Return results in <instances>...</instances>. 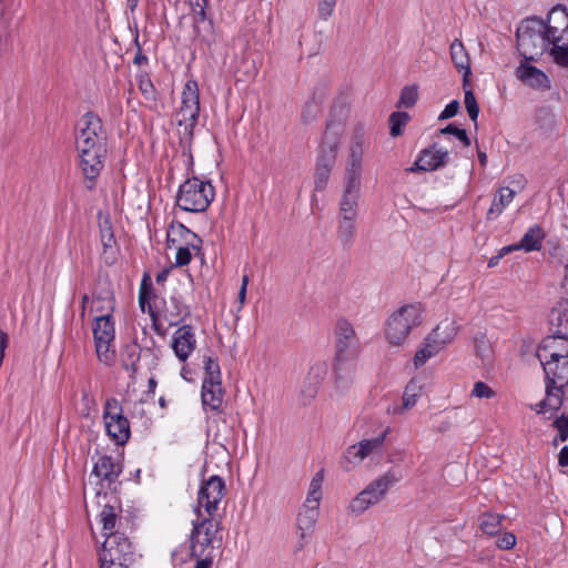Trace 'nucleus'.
I'll return each instance as SVG.
<instances>
[{"instance_id": "f257e3e1", "label": "nucleus", "mask_w": 568, "mask_h": 568, "mask_svg": "<svg viewBox=\"0 0 568 568\" xmlns=\"http://www.w3.org/2000/svg\"><path fill=\"white\" fill-rule=\"evenodd\" d=\"M365 141L362 135H355L348 146L343 178V194L339 202L341 215L344 219H356L358 200L362 187L363 156Z\"/></svg>"}, {"instance_id": "f03ea898", "label": "nucleus", "mask_w": 568, "mask_h": 568, "mask_svg": "<svg viewBox=\"0 0 568 568\" xmlns=\"http://www.w3.org/2000/svg\"><path fill=\"white\" fill-rule=\"evenodd\" d=\"M425 317L422 303L405 304L394 311L385 323V338L392 346H402L410 333L419 327Z\"/></svg>"}, {"instance_id": "7ed1b4c3", "label": "nucleus", "mask_w": 568, "mask_h": 568, "mask_svg": "<svg viewBox=\"0 0 568 568\" xmlns=\"http://www.w3.org/2000/svg\"><path fill=\"white\" fill-rule=\"evenodd\" d=\"M400 479L402 476L394 469H388L379 475L349 501L347 507L348 514L359 516L368 508L379 504L386 498L390 488Z\"/></svg>"}, {"instance_id": "20e7f679", "label": "nucleus", "mask_w": 568, "mask_h": 568, "mask_svg": "<svg viewBox=\"0 0 568 568\" xmlns=\"http://www.w3.org/2000/svg\"><path fill=\"white\" fill-rule=\"evenodd\" d=\"M136 559V552L129 538L121 532L106 535L99 551L101 568H129Z\"/></svg>"}, {"instance_id": "39448f33", "label": "nucleus", "mask_w": 568, "mask_h": 568, "mask_svg": "<svg viewBox=\"0 0 568 568\" xmlns=\"http://www.w3.org/2000/svg\"><path fill=\"white\" fill-rule=\"evenodd\" d=\"M214 196V186L209 181L192 178L181 184L176 203L183 211L199 213L209 207Z\"/></svg>"}, {"instance_id": "423d86ee", "label": "nucleus", "mask_w": 568, "mask_h": 568, "mask_svg": "<svg viewBox=\"0 0 568 568\" xmlns=\"http://www.w3.org/2000/svg\"><path fill=\"white\" fill-rule=\"evenodd\" d=\"M92 332L99 361L111 365L115 359V327L112 315H95Z\"/></svg>"}, {"instance_id": "0eeeda50", "label": "nucleus", "mask_w": 568, "mask_h": 568, "mask_svg": "<svg viewBox=\"0 0 568 568\" xmlns=\"http://www.w3.org/2000/svg\"><path fill=\"white\" fill-rule=\"evenodd\" d=\"M335 335V362L338 368L353 363L359 352L361 344L354 326L345 318L337 321L334 329Z\"/></svg>"}, {"instance_id": "6e6552de", "label": "nucleus", "mask_w": 568, "mask_h": 568, "mask_svg": "<svg viewBox=\"0 0 568 568\" xmlns=\"http://www.w3.org/2000/svg\"><path fill=\"white\" fill-rule=\"evenodd\" d=\"M170 247H175V266L187 265L196 256L202 246V240L183 224L173 225L168 233Z\"/></svg>"}, {"instance_id": "1a4fd4ad", "label": "nucleus", "mask_w": 568, "mask_h": 568, "mask_svg": "<svg viewBox=\"0 0 568 568\" xmlns=\"http://www.w3.org/2000/svg\"><path fill=\"white\" fill-rule=\"evenodd\" d=\"M200 114V90L195 80H187L181 92V105L175 112V119L180 126H184L185 133L192 135Z\"/></svg>"}, {"instance_id": "9d476101", "label": "nucleus", "mask_w": 568, "mask_h": 568, "mask_svg": "<svg viewBox=\"0 0 568 568\" xmlns=\"http://www.w3.org/2000/svg\"><path fill=\"white\" fill-rule=\"evenodd\" d=\"M517 47L525 60H532L548 45L544 34V24L537 21H527L517 29Z\"/></svg>"}, {"instance_id": "9b49d317", "label": "nucleus", "mask_w": 568, "mask_h": 568, "mask_svg": "<svg viewBox=\"0 0 568 568\" xmlns=\"http://www.w3.org/2000/svg\"><path fill=\"white\" fill-rule=\"evenodd\" d=\"M390 433V427L383 429L381 434L372 438H363L358 443L348 446L343 453L345 469H353L361 465L367 457L381 454L383 445Z\"/></svg>"}, {"instance_id": "f8f14e48", "label": "nucleus", "mask_w": 568, "mask_h": 568, "mask_svg": "<svg viewBox=\"0 0 568 568\" xmlns=\"http://www.w3.org/2000/svg\"><path fill=\"white\" fill-rule=\"evenodd\" d=\"M75 143L78 151L105 149L102 123L98 116L87 113L81 118Z\"/></svg>"}, {"instance_id": "ddd939ff", "label": "nucleus", "mask_w": 568, "mask_h": 568, "mask_svg": "<svg viewBox=\"0 0 568 568\" xmlns=\"http://www.w3.org/2000/svg\"><path fill=\"white\" fill-rule=\"evenodd\" d=\"M103 419L108 436L119 445L130 437V424L123 416L122 408L115 398H109L104 404Z\"/></svg>"}, {"instance_id": "4468645a", "label": "nucleus", "mask_w": 568, "mask_h": 568, "mask_svg": "<svg viewBox=\"0 0 568 568\" xmlns=\"http://www.w3.org/2000/svg\"><path fill=\"white\" fill-rule=\"evenodd\" d=\"M225 495L224 480L219 476H211L200 488L195 511L202 516V509L212 516Z\"/></svg>"}, {"instance_id": "2eb2a0df", "label": "nucleus", "mask_w": 568, "mask_h": 568, "mask_svg": "<svg viewBox=\"0 0 568 568\" xmlns=\"http://www.w3.org/2000/svg\"><path fill=\"white\" fill-rule=\"evenodd\" d=\"M320 516V506L303 503L296 516L297 547L303 549L314 531Z\"/></svg>"}, {"instance_id": "dca6fc26", "label": "nucleus", "mask_w": 568, "mask_h": 568, "mask_svg": "<svg viewBox=\"0 0 568 568\" xmlns=\"http://www.w3.org/2000/svg\"><path fill=\"white\" fill-rule=\"evenodd\" d=\"M544 34L554 47L568 43V12L565 8H554L548 16V26L544 27Z\"/></svg>"}, {"instance_id": "f3484780", "label": "nucleus", "mask_w": 568, "mask_h": 568, "mask_svg": "<svg viewBox=\"0 0 568 568\" xmlns=\"http://www.w3.org/2000/svg\"><path fill=\"white\" fill-rule=\"evenodd\" d=\"M217 527L209 518H203L201 523L194 524V528L191 536L193 552L205 555L206 557L211 554L206 550L214 548L216 541Z\"/></svg>"}, {"instance_id": "a211bd4d", "label": "nucleus", "mask_w": 568, "mask_h": 568, "mask_svg": "<svg viewBox=\"0 0 568 568\" xmlns=\"http://www.w3.org/2000/svg\"><path fill=\"white\" fill-rule=\"evenodd\" d=\"M171 348L176 358L185 363L196 348V337L191 325H182L172 335Z\"/></svg>"}, {"instance_id": "6ab92c4d", "label": "nucleus", "mask_w": 568, "mask_h": 568, "mask_svg": "<svg viewBox=\"0 0 568 568\" xmlns=\"http://www.w3.org/2000/svg\"><path fill=\"white\" fill-rule=\"evenodd\" d=\"M541 366L556 358L568 356V339L562 336H547L536 353Z\"/></svg>"}, {"instance_id": "aec40b11", "label": "nucleus", "mask_w": 568, "mask_h": 568, "mask_svg": "<svg viewBox=\"0 0 568 568\" xmlns=\"http://www.w3.org/2000/svg\"><path fill=\"white\" fill-rule=\"evenodd\" d=\"M447 150L433 145L420 151L410 171H435L444 166L448 161Z\"/></svg>"}, {"instance_id": "412c9836", "label": "nucleus", "mask_w": 568, "mask_h": 568, "mask_svg": "<svg viewBox=\"0 0 568 568\" xmlns=\"http://www.w3.org/2000/svg\"><path fill=\"white\" fill-rule=\"evenodd\" d=\"M565 386H560L558 384H552L547 381L546 385V397L531 405L530 408L534 409L538 415H547L550 414L548 418L554 417L555 413H557L562 405V396Z\"/></svg>"}, {"instance_id": "4be33fe9", "label": "nucleus", "mask_w": 568, "mask_h": 568, "mask_svg": "<svg viewBox=\"0 0 568 568\" xmlns=\"http://www.w3.org/2000/svg\"><path fill=\"white\" fill-rule=\"evenodd\" d=\"M80 156V168L87 180L94 181L104 166L106 149L78 151Z\"/></svg>"}, {"instance_id": "5701e85b", "label": "nucleus", "mask_w": 568, "mask_h": 568, "mask_svg": "<svg viewBox=\"0 0 568 568\" xmlns=\"http://www.w3.org/2000/svg\"><path fill=\"white\" fill-rule=\"evenodd\" d=\"M528 60L523 61L517 68V78L526 85L536 90L550 88V80L545 72L529 64Z\"/></svg>"}, {"instance_id": "b1692460", "label": "nucleus", "mask_w": 568, "mask_h": 568, "mask_svg": "<svg viewBox=\"0 0 568 568\" xmlns=\"http://www.w3.org/2000/svg\"><path fill=\"white\" fill-rule=\"evenodd\" d=\"M113 310H114V300H113V296L109 293L103 297L102 296L90 297L87 294H84L82 296L81 314H80L82 318H84V316L87 314L91 315L94 313L112 315Z\"/></svg>"}, {"instance_id": "393cba45", "label": "nucleus", "mask_w": 568, "mask_h": 568, "mask_svg": "<svg viewBox=\"0 0 568 568\" xmlns=\"http://www.w3.org/2000/svg\"><path fill=\"white\" fill-rule=\"evenodd\" d=\"M458 325L455 320L445 318L427 336L428 341L437 344L444 349L456 337Z\"/></svg>"}, {"instance_id": "a878e982", "label": "nucleus", "mask_w": 568, "mask_h": 568, "mask_svg": "<svg viewBox=\"0 0 568 568\" xmlns=\"http://www.w3.org/2000/svg\"><path fill=\"white\" fill-rule=\"evenodd\" d=\"M338 150L337 136L331 134L329 128L325 133V140L321 144L316 160V166L333 169Z\"/></svg>"}, {"instance_id": "bb28decb", "label": "nucleus", "mask_w": 568, "mask_h": 568, "mask_svg": "<svg viewBox=\"0 0 568 568\" xmlns=\"http://www.w3.org/2000/svg\"><path fill=\"white\" fill-rule=\"evenodd\" d=\"M122 471V467L119 463H115L111 456H100L94 463L92 475L106 480L109 483L114 481Z\"/></svg>"}, {"instance_id": "cd10ccee", "label": "nucleus", "mask_w": 568, "mask_h": 568, "mask_svg": "<svg viewBox=\"0 0 568 568\" xmlns=\"http://www.w3.org/2000/svg\"><path fill=\"white\" fill-rule=\"evenodd\" d=\"M545 234L539 225L531 226L523 236L519 243L503 248V252L524 250L525 252L539 251Z\"/></svg>"}, {"instance_id": "c85d7f7f", "label": "nucleus", "mask_w": 568, "mask_h": 568, "mask_svg": "<svg viewBox=\"0 0 568 568\" xmlns=\"http://www.w3.org/2000/svg\"><path fill=\"white\" fill-rule=\"evenodd\" d=\"M547 381L560 386L568 385V356L542 365Z\"/></svg>"}, {"instance_id": "c756f323", "label": "nucleus", "mask_w": 568, "mask_h": 568, "mask_svg": "<svg viewBox=\"0 0 568 568\" xmlns=\"http://www.w3.org/2000/svg\"><path fill=\"white\" fill-rule=\"evenodd\" d=\"M222 381L202 383V404L204 407L216 410L223 403Z\"/></svg>"}, {"instance_id": "7c9ffc66", "label": "nucleus", "mask_w": 568, "mask_h": 568, "mask_svg": "<svg viewBox=\"0 0 568 568\" xmlns=\"http://www.w3.org/2000/svg\"><path fill=\"white\" fill-rule=\"evenodd\" d=\"M450 59L456 69L463 74L464 81L471 74L470 60L464 43L455 39L450 44Z\"/></svg>"}, {"instance_id": "2f4dec72", "label": "nucleus", "mask_w": 568, "mask_h": 568, "mask_svg": "<svg viewBox=\"0 0 568 568\" xmlns=\"http://www.w3.org/2000/svg\"><path fill=\"white\" fill-rule=\"evenodd\" d=\"M326 373L327 366L324 363H318L311 367L302 388V394L306 397V399H312L315 397L318 386L324 379Z\"/></svg>"}, {"instance_id": "473e14b6", "label": "nucleus", "mask_w": 568, "mask_h": 568, "mask_svg": "<svg viewBox=\"0 0 568 568\" xmlns=\"http://www.w3.org/2000/svg\"><path fill=\"white\" fill-rule=\"evenodd\" d=\"M515 195L516 192L513 189L508 186L500 187L494 195L491 205L487 212V219H498L506 207L514 201Z\"/></svg>"}, {"instance_id": "72a5a7b5", "label": "nucleus", "mask_w": 568, "mask_h": 568, "mask_svg": "<svg viewBox=\"0 0 568 568\" xmlns=\"http://www.w3.org/2000/svg\"><path fill=\"white\" fill-rule=\"evenodd\" d=\"M422 394V386L416 379H412L405 387L403 395V404L393 409L394 414H403L405 410L413 408Z\"/></svg>"}, {"instance_id": "f704fd0d", "label": "nucleus", "mask_w": 568, "mask_h": 568, "mask_svg": "<svg viewBox=\"0 0 568 568\" xmlns=\"http://www.w3.org/2000/svg\"><path fill=\"white\" fill-rule=\"evenodd\" d=\"M443 349L432 341H428V336L425 337L420 347L417 349L414 356V365L416 368L424 366L430 358L436 356Z\"/></svg>"}, {"instance_id": "c9c22d12", "label": "nucleus", "mask_w": 568, "mask_h": 568, "mask_svg": "<svg viewBox=\"0 0 568 568\" xmlns=\"http://www.w3.org/2000/svg\"><path fill=\"white\" fill-rule=\"evenodd\" d=\"M323 483H324V470H318L313 476V478L308 485L307 496H306V499L304 503H307L311 505H317V506L321 505V501L323 498V491H322Z\"/></svg>"}, {"instance_id": "e433bc0d", "label": "nucleus", "mask_w": 568, "mask_h": 568, "mask_svg": "<svg viewBox=\"0 0 568 568\" xmlns=\"http://www.w3.org/2000/svg\"><path fill=\"white\" fill-rule=\"evenodd\" d=\"M171 305L172 310H166L169 314L168 321L170 326H174L190 315V310L176 297H171Z\"/></svg>"}, {"instance_id": "4c0bfd02", "label": "nucleus", "mask_w": 568, "mask_h": 568, "mask_svg": "<svg viewBox=\"0 0 568 568\" xmlns=\"http://www.w3.org/2000/svg\"><path fill=\"white\" fill-rule=\"evenodd\" d=\"M479 525L483 532L494 536L501 529V517L496 514L486 513L481 516Z\"/></svg>"}, {"instance_id": "58836bf2", "label": "nucleus", "mask_w": 568, "mask_h": 568, "mask_svg": "<svg viewBox=\"0 0 568 568\" xmlns=\"http://www.w3.org/2000/svg\"><path fill=\"white\" fill-rule=\"evenodd\" d=\"M116 511L112 506H104L99 515V520L102 524L103 535L106 537L110 532H115Z\"/></svg>"}, {"instance_id": "ea45409f", "label": "nucleus", "mask_w": 568, "mask_h": 568, "mask_svg": "<svg viewBox=\"0 0 568 568\" xmlns=\"http://www.w3.org/2000/svg\"><path fill=\"white\" fill-rule=\"evenodd\" d=\"M203 363H204L203 382L222 381L220 365L215 358H213L211 356H205L203 359Z\"/></svg>"}, {"instance_id": "a19ab883", "label": "nucleus", "mask_w": 568, "mask_h": 568, "mask_svg": "<svg viewBox=\"0 0 568 568\" xmlns=\"http://www.w3.org/2000/svg\"><path fill=\"white\" fill-rule=\"evenodd\" d=\"M101 243L104 250V254L109 251L114 253L116 241L109 221H104L100 226Z\"/></svg>"}, {"instance_id": "79ce46f5", "label": "nucleus", "mask_w": 568, "mask_h": 568, "mask_svg": "<svg viewBox=\"0 0 568 568\" xmlns=\"http://www.w3.org/2000/svg\"><path fill=\"white\" fill-rule=\"evenodd\" d=\"M418 99V87L416 84L406 85L400 91L398 108H412Z\"/></svg>"}, {"instance_id": "37998d69", "label": "nucleus", "mask_w": 568, "mask_h": 568, "mask_svg": "<svg viewBox=\"0 0 568 568\" xmlns=\"http://www.w3.org/2000/svg\"><path fill=\"white\" fill-rule=\"evenodd\" d=\"M409 115L406 112H394L389 116L390 135L398 136L403 133V128L408 123Z\"/></svg>"}, {"instance_id": "c03bdc74", "label": "nucleus", "mask_w": 568, "mask_h": 568, "mask_svg": "<svg viewBox=\"0 0 568 568\" xmlns=\"http://www.w3.org/2000/svg\"><path fill=\"white\" fill-rule=\"evenodd\" d=\"M551 425L558 433L554 443L557 444L558 440L565 442L568 438V415L561 414L556 416Z\"/></svg>"}, {"instance_id": "a18cd8bd", "label": "nucleus", "mask_w": 568, "mask_h": 568, "mask_svg": "<svg viewBox=\"0 0 568 568\" xmlns=\"http://www.w3.org/2000/svg\"><path fill=\"white\" fill-rule=\"evenodd\" d=\"M470 396L478 399H490L496 396V392L484 382H476L470 392Z\"/></svg>"}, {"instance_id": "49530a36", "label": "nucleus", "mask_w": 568, "mask_h": 568, "mask_svg": "<svg viewBox=\"0 0 568 568\" xmlns=\"http://www.w3.org/2000/svg\"><path fill=\"white\" fill-rule=\"evenodd\" d=\"M138 84H139V90L141 91V93L144 95V98L146 100H149V101L155 100L154 85L148 74H145V73L140 74L138 77Z\"/></svg>"}, {"instance_id": "de8ad7c7", "label": "nucleus", "mask_w": 568, "mask_h": 568, "mask_svg": "<svg viewBox=\"0 0 568 568\" xmlns=\"http://www.w3.org/2000/svg\"><path fill=\"white\" fill-rule=\"evenodd\" d=\"M355 220L356 219L348 220V219L342 217V221L338 226V234L343 240L349 241L355 235V232H356Z\"/></svg>"}, {"instance_id": "09e8293b", "label": "nucleus", "mask_w": 568, "mask_h": 568, "mask_svg": "<svg viewBox=\"0 0 568 568\" xmlns=\"http://www.w3.org/2000/svg\"><path fill=\"white\" fill-rule=\"evenodd\" d=\"M551 55L556 63L562 67H568V45L567 43H559L552 47Z\"/></svg>"}, {"instance_id": "8fccbe9b", "label": "nucleus", "mask_w": 568, "mask_h": 568, "mask_svg": "<svg viewBox=\"0 0 568 568\" xmlns=\"http://www.w3.org/2000/svg\"><path fill=\"white\" fill-rule=\"evenodd\" d=\"M464 102H465V106H466L469 118L473 121H476L478 118L479 108H478V104H477V101H476V98H475L473 91H470V90L465 91Z\"/></svg>"}, {"instance_id": "3c124183", "label": "nucleus", "mask_w": 568, "mask_h": 568, "mask_svg": "<svg viewBox=\"0 0 568 568\" xmlns=\"http://www.w3.org/2000/svg\"><path fill=\"white\" fill-rule=\"evenodd\" d=\"M332 169L316 166L315 168V190L323 191L328 182Z\"/></svg>"}, {"instance_id": "603ef678", "label": "nucleus", "mask_w": 568, "mask_h": 568, "mask_svg": "<svg viewBox=\"0 0 568 568\" xmlns=\"http://www.w3.org/2000/svg\"><path fill=\"white\" fill-rule=\"evenodd\" d=\"M336 2L337 0H320L317 7L320 19L328 20L334 13Z\"/></svg>"}, {"instance_id": "864d4df0", "label": "nucleus", "mask_w": 568, "mask_h": 568, "mask_svg": "<svg viewBox=\"0 0 568 568\" xmlns=\"http://www.w3.org/2000/svg\"><path fill=\"white\" fill-rule=\"evenodd\" d=\"M442 134H452L459 140L465 146L470 145V140L464 129H459L454 124H448L446 128L440 130Z\"/></svg>"}, {"instance_id": "5fc2aeb1", "label": "nucleus", "mask_w": 568, "mask_h": 568, "mask_svg": "<svg viewBox=\"0 0 568 568\" xmlns=\"http://www.w3.org/2000/svg\"><path fill=\"white\" fill-rule=\"evenodd\" d=\"M515 545H516V536L511 532L503 534L497 540V546L500 549L508 550V549L514 548Z\"/></svg>"}, {"instance_id": "6e6d98bb", "label": "nucleus", "mask_w": 568, "mask_h": 568, "mask_svg": "<svg viewBox=\"0 0 568 568\" xmlns=\"http://www.w3.org/2000/svg\"><path fill=\"white\" fill-rule=\"evenodd\" d=\"M458 110H459V103H458V101L454 100L445 106L443 112L439 114L438 119L439 120L450 119L457 114Z\"/></svg>"}, {"instance_id": "4d7b16f0", "label": "nucleus", "mask_w": 568, "mask_h": 568, "mask_svg": "<svg viewBox=\"0 0 568 568\" xmlns=\"http://www.w3.org/2000/svg\"><path fill=\"white\" fill-rule=\"evenodd\" d=\"M476 351H477V354L483 359H488L490 357V346L484 339V337H481L480 339H476Z\"/></svg>"}, {"instance_id": "13d9d810", "label": "nucleus", "mask_w": 568, "mask_h": 568, "mask_svg": "<svg viewBox=\"0 0 568 568\" xmlns=\"http://www.w3.org/2000/svg\"><path fill=\"white\" fill-rule=\"evenodd\" d=\"M9 345V336L6 332L0 328V366L4 358V352Z\"/></svg>"}, {"instance_id": "bf43d9fd", "label": "nucleus", "mask_w": 568, "mask_h": 568, "mask_svg": "<svg viewBox=\"0 0 568 568\" xmlns=\"http://www.w3.org/2000/svg\"><path fill=\"white\" fill-rule=\"evenodd\" d=\"M143 341L145 342L144 349L152 351L153 355L156 356L159 347H156L154 339L152 337H145Z\"/></svg>"}, {"instance_id": "052dcab7", "label": "nucleus", "mask_w": 568, "mask_h": 568, "mask_svg": "<svg viewBox=\"0 0 568 568\" xmlns=\"http://www.w3.org/2000/svg\"><path fill=\"white\" fill-rule=\"evenodd\" d=\"M558 463L562 467L568 466V446H564L559 453Z\"/></svg>"}, {"instance_id": "680f3d73", "label": "nucleus", "mask_w": 568, "mask_h": 568, "mask_svg": "<svg viewBox=\"0 0 568 568\" xmlns=\"http://www.w3.org/2000/svg\"><path fill=\"white\" fill-rule=\"evenodd\" d=\"M246 292H247V288L240 287L239 296H237L239 310H242L244 304H245V302H246Z\"/></svg>"}, {"instance_id": "e2e57ef3", "label": "nucleus", "mask_w": 568, "mask_h": 568, "mask_svg": "<svg viewBox=\"0 0 568 568\" xmlns=\"http://www.w3.org/2000/svg\"><path fill=\"white\" fill-rule=\"evenodd\" d=\"M562 286L568 290V257L564 263V272H562Z\"/></svg>"}, {"instance_id": "0e129e2a", "label": "nucleus", "mask_w": 568, "mask_h": 568, "mask_svg": "<svg viewBox=\"0 0 568 568\" xmlns=\"http://www.w3.org/2000/svg\"><path fill=\"white\" fill-rule=\"evenodd\" d=\"M212 567V560L207 557L199 560L194 568H211Z\"/></svg>"}, {"instance_id": "69168bd1", "label": "nucleus", "mask_w": 568, "mask_h": 568, "mask_svg": "<svg viewBox=\"0 0 568 568\" xmlns=\"http://www.w3.org/2000/svg\"><path fill=\"white\" fill-rule=\"evenodd\" d=\"M146 61H148L146 57H145V55H143V54H140V53H139V54H136V55H135V58H134V62H135L136 64H142V63H144V62H146Z\"/></svg>"}, {"instance_id": "338daca9", "label": "nucleus", "mask_w": 568, "mask_h": 568, "mask_svg": "<svg viewBox=\"0 0 568 568\" xmlns=\"http://www.w3.org/2000/svg\"><path fill=\"white\" fill-rule=\"evenodd\" d=\"M478 159L481 165H486L487 163V154L485 152H478Z\"/></svg>"}, {"instance_id": "774afa93", "label": "nucleus", "mask_w": 568, "mask_h": 568, "mask_svg": "<svg viewBox=\"0 0 568 568\" xmlns=\"http://www.w3.org/2000/svg\"><path fill=\"white\" fill-rule=\"evenodd\" d=\"M168 274H169V271H162L161 273L158 274L156 281L159 283L165 281L168 277Z\"/></svg>"}]
</instances>
